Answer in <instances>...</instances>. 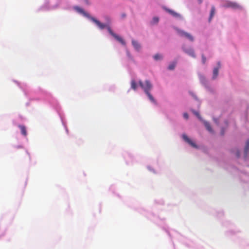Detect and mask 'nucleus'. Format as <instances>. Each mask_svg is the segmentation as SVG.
<instances>
[{"label": "nucleus", "instance_id": "423d86ee", "mask_svg": "<svg viewBox=\"0 0 249 249\" xmlns=\"http://www.w3.org/2000/svg\"><path fill=\"white\" fill-rule=\"evenodd\" d=\"M182 138L183 140L187 143H188L190 145H191L193 147H196L197 146L195 144L194 142H193L190 139H189L186 135L183 134Z\"/></svg>", "mask_w": 249, "mask_h": 249}, {"label": "nucleus", "instance_id": "9b49d317", "mask_svg": "<svg viewBox=\"0 0 249 249\" xmlns=\"http://www.w3.org/2000/svg\"><path fill=\"white\" fill-rule=\"evenodd\" d=\"M215 7L213 6L211 8V12H210V15L209 19V21H210L211 20V19L214 16V15L215 14Z\"/></svg>", "mask_w": 249, "mask_h": 249}, {"label": "nucleus", "instance_id": "0eeeda50", "mask_svg": "<svg viewBox=\"0 0 249 249\" xmlns=\"http://www.w3.org/2000/svg\"><path fill=\"white\" fill-rule=\"evenodd\" d=\"M184 52L188 54V55H190L191 56L195 58L196 55L194 52V51L193 49L190 48L188 49H186L184 48H183Z\"/></svg>", "mask_w": 249, "mask_h": 249}, {"label": "nucleus", "instance_id": "7ed1b4c3", "mask_svg": "<svg viewBox=\"0 0 249 249\" xmlns=\"http://www.w3.org/2000/svg\"><path fill=\"white\" fill-rule=\"evenodd\" d=\"M178 33L179 35L181 36H184L186 38H188L191 41H194L193 36L188 33L185 32L182 30H178Z\"/></svg>", "mask_w": 249, "mask_h": 249}, {"label": "nucleus", "instance_id": "2eb2a0df", "mask_svg": "<svg viewBox=\"0 0 249 249\" xmlns=\"http://www.w3.org/2000/svg\"><path fill=\"white\" fill-rule=\"evenodd\" d=\"M131 88L134 90H136L137 87V83L135 81L133 80L131 81Z\"/></svg>", "mask_w": 249, "mask_h": 249}, {"label": "nucleus", "instance_id": "a211bd4d", "mask_svg": "<svg viewBox=\"0 0 249 249\" xmlns=\"http://www.w3.org/2000/svg\"><path fill=\"white\" fill-rule=\"evenodd\" d=\"M159 19L158 17H154L153 18L152 22L153 23H157L159 22Z\"/></svg>", "mask_w": 249, "mask_h": 249}, {"label": "nucleus", "instance_id": "4468645a", "mask_svg": "<svg viewBox=\"0 0 249 249\" xmlns=\"http://www.w3.org/2000/svg\"><path fill=\"white\" fill-rule=\"evenodd\" d=\"M249 140H248L247 142H246V146H245V156H246L247 155V152L249 150Z\"/></svg>", "mask_w": 249, "mask_h": 249}, {"label": "nucleus", "instance_id": "5701e85b", "mask_svg": "<svg viewBox=\"0 0 249 249\" xmlns=\"http://www.w3.org/2000/svg\"><path fill=\"white\" fill-rule=\"evenodd\" d=\"M236 156H237V157H239L240 156V152L238 150L236 151Z\"/></svg>", "mask_w": 249, "mask_h": 249}, {"label": "nucleus", "instance_id": "20e7f679", "mask_svg": "<svg viewBox=\"0 0 249 249\" xmlns=\"http://www.w3.org/2000/svg\"><path fill=\"white\" fill-rule=\"evenodd\" d=\"M224 6L226 7H231L233 9H238L240 8V6L237 3L231 1H227L225 4Z\"/></svg>", "mask_w": 249, "mask_h": 249}, {"label": "nucleus", "instance_id": "6ab92c4d", "mask_svg": "<svg viewBox=\"0 0 249 249\" xmlns=\"http://www.w3.org/2000/svg\"><path fill=\"white\" fill-rule=\"evenodd\" d=\"M76 9L78 11H79V12H80V13H84V10H83L82 9H81V8H79V7H76Z\"/></svg>", "mask_w": 249, "mask_h": 249}, {"label": "nucleus", "instance_id": "f3484780", "mask_svg": "<svg viewBox=\"0 0 249 249\" xmlns=\"http://www.w3.org/2000/svg\"><path fill=\"white\" fill-rule=\"evenodd\" d=\"M154 58L156 60H159V59H160L162 58V56L160 55V54H155L154 56Z\"/></svg>", "mask_w": 249, "mask_h": 249}, {"label": "nucleus", "instance_id": "f03ea898", "mask_svg": "<svg viewBox=\"0 0 249 249\" xmlns=\"http://www.w3.org/2000/svg\"><path fill=\"white\" fill-rule=\"evenodd\" d=\"M139 83L140 86L144 90L145 93L150 92V90L152 89V86L149 81L146 80L145 81V84H144L143 82L140 80L139 81Z\"/></svg>", "mask_w": 249, "mask_h": 249}, {"label": "nucleus", "instance_id": "39448f33", "mask_svg": "<svg viewBox=\"0 0 249 249\" xmlns=\"http://www.w3.org/2000/svg\"><path fill=\"white\" fill-rule=\"evenodd\" d=\"M164 9H165V10L166 11H167L168 13H169L170 14H171L173 17L177 18H182L181 16L179 14L176 12L175 11H174L172 10L169 9L168 8H164Z\"/></svg>", "mask_w": 249, "mask_h": 249}, {"label": "nucleus", "instance_id": "b1692460", "mask_svg": "<svg viewBox=\"0 0 249 249\" xmlns=\"http://www.w3.org/2000/svg\"><path fill=\"white\" fill-rule=\"evenodd\" d=\"M20 148H21L22 149V151H23L24 152H25V153H27V154H28L27 151H26L24 148H22V147H20Z\"/></svg>", "mask_w": 249, "mask_h": 249}, {"label": "nucleus", "instance_id": "a878e982", "mask_svg": "<svg viewBox=\"0 0 249 249\" xmlns=\"http://www.w3.org/2000/svg\"><path fill=\"white\" fill-rule=\"evenodd\" d=\"M122 16L123 18H124L125 17V14H123Z\"/></svg>", "mask_w": 249, "mask_h": 249}, {"label": "nucleus", "instance_id": "aec40b11", "mask_svg": "<svg viewBox=\"0 0 249 249\" xmlns=\"http://www.w3.org/2000/svg\"><path fill=\"white\" fill-rule=\"evenodd\" d=\"M194 113L200 120H201V117L200 116L198 112L196 111H194Z\"/></svg>", "mask_w": 249, "mask_h": 249}, {"label": "nucleus", "instance_id": "bb28decb", "mask_svg": "<svg viewBox=\"0 0 249 249\" xmlns=\"http://www.w3.org/2000/svg\"><path fill=\"white\" fill-rule=\"evenodd\" d=\"M199 1V3H201L202 2V0H198Z\"/></svg>", "mask_w": 249, "mask_h": 249}, {"label": "nucleus", "instance_id": "412c9836", "mask_svg": "<svg viewBox=\"0 0 249 249\" xmlns=\"http://www.w3.org/2000/svg\"><path fill=\"white\" fill-rule=\"evenodd\" d=\"M202 62L203 63H205L206 60V57L204 56V55L203 54L202 55Z\"/></svg>", "mask_w": 249, "mask_h": 249}, {"label": "nucleus", "instance_id": "6e6552de", "mask_svg": "<svg viewBox=\"0 0 249 249\" xmlns=\"http://www.w3.org/2000/svg\"><path fill=\"white\" fill-rule=\"evenodd\" d=\"M18 127L20 129L21 134L23 136H26L27 135V133L26 131V128L25 126L23 125H19Z\"/></svg>", "mask_w": 249, "mask_h": 249}, {"label": "nucleus", "instance_id": "f257e3e1", "mask_svg": "<svg viewBox=\"0 0 249 249\" xmlns=\"http://www.w3.org/2000/svg\"><path fill=\"white\" fill-rule=\"evenodd\" d=\"M91 20H92L101 29H104L105 28H107L109 33L113 37H114L117 41H118L119 42H120L122 45H125V42L124 40V39L113 33V32L111 29L110 27L108 26H107L106 24H103L101 22H100L99 20L95 19V18L93 17L90 18Z\"/></svg>", "mask_w": 249, "mask_h": 249}, {"label": "nucleus", "instance_id": "f8f14e48", "mask_svg": "<svg viewBox=\"0 0 249 249\" xmlns=\"http://www.w3.org/2000/svg\"><path fill=\"white\" fill-rule=\"evenodd\" d=\"M204 125H205V126L206 127V128H207V129L209 132H213L212 128L210 124L209 123H208L207 122H204Z\"/></svg>", "mask_w": 249, "mask_h": 249}, {"label": "nucleus", "instance_id": "4be33fe9", "mask_svg": "<svg viewBox=\"0 0 249 249\" xmlns=\"http://www.w3.org/2000/svg\"><path fill=\"white\" fill-rule=\"evenodd\" d=\"M183 117L184 118L187 119L188 118V114L187 113H184L183 114Z\"/></svg>", "mask_w": 249, "mask_h": 249}, {"label": "nucleus", "instance_id": "393cba45", "mask_svg": "<svg viewBox=\"0 0 249 249\" xmlns=\"http://www.w3.org/2000/svg\"><path fill=\"white\" fill-rule=\"evenodd\" d=\"M224 131H223V129H222L221 130V135H224Z\"/></svg>", "mask_w": 249, "mask_h": 249}, {"label": "nucleus", "instance_id": "9d476101", "mask_svg": "<svg viewBox=\"0 0 249 249\" xmlns=\"http://www.w3.org/2000/svg\"><path fill=\"white\" fill-rule=\"evenodd\" d=\"M218 67L217 68H214L213 70V79L216 78V77L217 76L218 74V70L219 68H220L219 63H218Z\"/></svg>", "mask_w": 249, "mask_h": 249}, {"label": "nucleus", "instance_id": "1a4fd4ad", "mask_svg": "<svg viewBox=\"0 0 249 249\" xmlns=\"http://www.w3.org/2000/svg\"><path fill=\"white\" fill-rule=\"evenodd\" d=\"M132 43L136 50H137V51L140 50V49H141V45L137 41L132 40Z\"/></svg>", "mask_w": 249, "mask_h": 249}, {"label": "nucleus", "instance_id": "dca6fc26", "mask_svg": "<svg viewBox=\"0 0 249 249\" xmlns=\"http://www.w3.org/2000/svg\"><path fill=\"white\" fill-rule=\"evenodd\" d=\"M176 65V62H173L171 63L168 66V69L170 70H173L175 69Z\"/></svg>", "mask_w": 249, "mask_h": 249}, {"label": "nucleus", "instance_id": "ddd939ff", "mask_svg": "<svg viewBox=\"0 0 249 249\" xmlns=\"http://www.w3.org/2000/svg\"><path fill=\"white\" fill-rule=\"evenodd\" d=\"M145 93L147 94V95L149 99H150V100L152 102H153V103H154L155 104L156 103V101H155V100L154 99L153 97L152 96V95L150 94V92H148V93Z\"/></svg>", "mask_w": 249, "mask_h": 249}]
</instances>
